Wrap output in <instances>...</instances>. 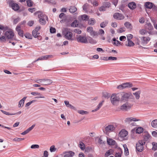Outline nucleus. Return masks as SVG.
<instances>
[{"label": "nucleus", "mask_w": 157, "mask_h": 157, "mask_svg": "<svg viewBox=\"0 0 157 157\" xmlns=\"http://www.w3.org/2000/svg\"><path fill=\"white\" fill-rule=\"evenodd\" d=\"M62 33L63 37L69 40H72L73 34L70 31V29L67 28H64L62 30Z\"/></svg>", "instance_id": "f257e3e1"}, {"label": "nucleus", "mask_w": 157, "mask_h": 157, "mask_svg": "<svg viewBox=\"0 0 157 157\" xmlns=\"http://www.w3.org/2000/svg\"><path fill=\"white\" fill-rule=\"evenodd\" d=\"M121 95L118 94H112L111 97V102L113 105H116L120 100Z\"/></svg>", "instance_id": "f03ea898"}, {"label": "nucleus", "mask_w": 157, "mask_h": 157, "mask_svg": "<svg viewBox=\"0 0 157 157\" xmlns=\"http://www.w3.org/2000/svg\"><path fill=\"white\" fill-rule=\"evenodd\" d=\"M35 82L43 85H49L52 84L53 81L52 80L48 78H44L37 79Z\"/></svg>", "instance_id": "7ed1b4c3"}, {"label": "nucleus", "mask_w": 157, "mask_h": 157, "mask_svg": "<svg viewBox=\"0 0 157 157\" xmlns=\"http://www.w3.org/2000/svg\"><path fill=\"white\" fill-rule=\"evenodd\" d=\"M38 17L40 18L39 22L40 24L42 25H44L46 24V21H48V17L44 14L41 13L40 12H38Z\"/></svg>", "instance_id": "20e7f679"}, {"label": "nucleus", "mask_w": 157, "mask_h": 157, "mask_svg": "<svg viewBox=\"0 0 157 157\" xmlns=\"http://www.w3.org/2000/svg\"><path fill=\"white\" fill-rule=\"evenodd\" d=\"M145 142L144 140L139 141L136 144V149L139 152H141L144 149L143 145H144Z\"/></svg>", "instance_id": "39448f33"}, {"label": "nucleus", "mask_w": 157, "mask_h": 157, "mask_svg": "<svg viewBox=\"0 0 157 157\" xmlns=\"http://www.w3.org/2000/svg\"><path fill=\"white\" fill-rule=\"evenodd\" d=\"M121 97V100L122 101H125L130 97L132 95L131 93H122L119 94Z\"/></svg>", "instance_id": "423d86ee"}, {"label": "nucleus", "mask_w": 157, "mask_h": 157, "mask_svg": "<svg viewBox=\"0 0 157 157\" xmlns=\"http://www.w3.org/2000/svg\"><path fill=\"white\" fill-rule=\"evenodd\" d=\"M87 31L92 36H97L98 35V33L94 31L93 30V27L91 26L88 27L87 28Z\"/></svg>", "instance_id": "0eeeda50"}, {"label": "nucleus", "mask_w": 157, "mask_h": 157, "mask_svg": "<svg viewBox=\"0 0 157 157\" xmlns=\"http://www.w3.org/2000/svg\"><path fill=\"white\" fill-rule=\"evenodd\" d=\"M113 17L114 19L118 20H122L124 19V16L121 13H116L113 14Z\"/></svg>", "instance_id": "6e6552de"}, {"label": "nucleus", "mask_w": 157, "mask_h": 157, "mask_svg": "<svg viewBox=\"0 0 157 157\" xmlns=\"http://www.w3.org/2000/svg\"><path fill=\"white\" fill-rule=\"evenodd\" d=\"M77 40L78 42L83 43H88L87 39L86 37L80 36L77 38Z\"/></svg>", "instance_id": "1a4fd4ad"}, {"label": "nucleus", "mask_w": 157, "mask_h": 157, "mask_svg": "<svg viewBox=\"0 0 157 157\" xmlns=\"http://www.w3.org/2000/svg\"><path fill=\"white\" fill-rule=\"evenodd\" d=\"M115 128L113 125H108L105 128V131L106 132V133L109 132L113 131Z\"/></svg>", "instance_id": "9d476101"}, {"label": "nucleus", "mask_w": 157, "mask_h": 157, "mask_svg": "<svg viewBox=\"0 0 157 157\" xmlns=\"http://www.w3.org/2000/svg\"><path fill=\"white\" fill-rule=\"evenodd\" d=\"M5 35L7 39L12 38L14 36L13 32L11 30L7 31L5 33Z\"/></svg>", "instance_id": "9b49d317"}, {"label": "nucleus", "mask_w": 157, "mask_h": 157, "mask_svg": "<svg viewBox=\"0 0 157 157\" xmlns=\"http://www.w3.org/2000/svg\"><path fill=\"white\" fill-rule=\"evenodd\" d=\"M139 120L133 117L127 118L125 119L124 121L125 123L129 124L132 121H138Z\"/></svg>", "instance_id": "f8f14e48"}, {"label": "nucleus", "mask_w": 157, "mask_h": 157, "mask_svg": "<svg viewBox=\"0 0 157 157\" xmlns=\"http://www.w3.org/2000/svg\"><path fill=\"white\" fill-rule=\"evenodd\" d=\"M141 43L143 44H147L150 40L149 37H142L141 38Z\"/></svg>", "instance_id": "ddd939ff"}, {"label": "nucleus", "mask_w": 157, "mask_h": 157, "mask_svg": "<svg viewBox=\"0 0 157 157\" xmlns=\"http://www.w3.org/2000/svg\"><path fill=\"white\" fill-rule=\"evenodd\" d=\"M130 108V106L128 103H126L123 105L121 107V109L126 111L128 109H129Z\"/></svg>", "instance_id": "4468645a"}, {"label": "nucleus", "mask_w": 157, "mask_h": 157, "mask_svg": "<svg viewBox=\"0 0 157 157\" xmlns=\"http://www.w3.org/2000/svg\"><path fill=\"white\" fill-rule=\"evenodd\" d=\"M64 153L65 155L63 157H73L75 155V153L71 151H65Z\"/></svg>", "instance_id": "2eb2a0df"}, {"label": "nucleus", "mask_w": 157, "mask_h": 157, "mask_svg": "<svg viewBox=\"0 0 157 157\" xmlns=\"http://www.w3.org/2000/svg\"><path fill=\"white\" fill-rule=\"evenodd\" d=\"M128 134V132L124 129L122 130L119 132V136L121 137L126 136Z\"/></svg>", "instance_id": "dca6fc26"}, {"label": "nucleus", "mask_w": 157, "mask_h": 157, "mask_svg": "<svg viewBox=\"0 0 157 157\" xmlns=\"http://www.w3.org/2000/svg\"><path fill=\"white\" fill-rule=\"evenodd\" d=\"M16 30L18 34L21 37L23 36V31L21 29L20 26L17 25L16 28Z\"/></svg>", "instance_id": "f3484780"}, {"label": "nucleus", "mask_w": 157, "mask_h": 157, "mask_svg": "<svg viewBox=\"0 0 157 157\" xmlns=\"http://www.w3.org/2000/svg\"><path fill=\"white\" fill-rule=\"evenodd\" d=\"M128 7L131 10H134L136 7V5L134 2H131L128 4Z\"/></svg>", "instance_id": "a211bd4d"}, {"label": "nucleus", "mask_w": 157, "mask_h": 157, "mask_svg": "<svg viewBox=\"0 0 157 157\" xmlns=\"http://www.w3.org/2000/svg\"><path fill=\"white\" fill-rule=\"evenodd\" d=\"M35 126L34 124L31 127L29 128L24 132L21 133V134L22 135H25L27 134L33 129L34 127H35Z\"/></svg>", "instance_id": "6ab92c4d"}, {"label": "nucleus", "mask_w": 157, "mask_h": 157, "mask_svg": "<svg viewBox=\"0 0 157 157\" xmlns=\"http://www.w3.org/2000/svg\"><path fill=\"white\" fill-rule=\"evenodd\" d=\"M26 98L27 97H25L19 101L18 105V107L19 108L22 107L23 106L25 101Z\"/></svg>", "instance_id": "aec40b11"}, {"label": "nucleus", "mask_w": 157, "mask_h": 157, "mask_svg": "<svg viewBox=\"0 0 157 157\" xmlns=\"http://www.w3.org/2000/svg\"><path fill=\"white\" fill-rule=\"evenodd\" d=\"M64 103L67 107L71 109L76 110V108L74 106L71 104H69V102L67 101H64Z\"/></svg>", "instance_id": "412c9836"}, {"label": "nucleus", "mask_w": 157, "mask_h": 157, "mask_svg": "<svg viewBox=\"0 0 157 157\" xmlns=\"http://www.w3.org/2000/svg\"><path fill=\"white\" fill-rule=\"evenodd\" d=\"M141 93L140 90L138 91L133 93V95L135 96V99L137 100H139L140 98V95Z\"/></svg>", "instance_id": "4be33fe9"}, {"label": "nucleus", "mask_w": 157, "mask_h": 157, "mask_svg": "<svg viewBox=\"0 0 157 157\" xmlns=\"http://www.w3.org/2000/svg\"><path fill=\"white\" fill-rule=\"evenodd\" d=\"M107 143L109 145H114L116 144V142L112 139L107 138Z\"/></svg>", "instance_id": "5701e85b"}, {"label": "nucleus", "mask_w": 157, "mask_h": 157, "mask_svg": "<svg viewBox=\"0 0 157 157\" xmlns=\"http://www.w3.org/2000/svg\"><path fill=\"white\" fill-rule=\"evenodd\" d=\"M125 44L127 46L132 47L134 45V43L131 40H128L125 42Z\"/></svg>", "instance_id": "b1692460"}, {"label": "nucleus", "mask_w": 157, "mask_h": 157, "mask_svg": "<svg viewBox=\"0 0 157 157\" xmlns=\"http://www.w3.org/2000/svg\"><path fill=\"white\" fill-rule=\"evenodd\" d=\"M151 125L153 128H157V119L151 121Z\"/></svg>", "instance_id": "393cba45"}, {"label": "nucleus", "mask_w": 157, "mask_h": 157, "mask_svg": "<svg viewBox=\"0 0 157 157\" xmlns=\"http://www.w3.org/2000/svg\"><path fill=\"white\" fill-rule=\"evenodd\" d=\"M104 102V101H102L101 102L99 103V104L97 106V108L93 110L92 111V112H95L97 111L103 105V103Z\"/></svg>", "instance_id": "a878e982"}, {"label": "nucleus", "mask_w": 157, "mask_h": 157, "mask_svg": "<svg viewBox=\"0 0 157 157\" xmlns=\"http://www.w3.org/2000/svg\"><path fill=\"white\" fill-rule=\"evenodd\" d=\"M12 7L13 10L15 11H17L19 9V6L16 3H13L12 5Z\"/></svg>", "instance_id": "bb28decb"}, {"label": "nucleus", "mask_w": 157, "mask_h": 157, "mask_svg": "<svg viewBox=\"0 0 157 157\" xmlns=\"http://www.w3.org/2000/svg\"><path fill=\"white\" fill-rule=\"evenodd\" d=\"M113 151L112 149H110L107 151L105 154V157H108L109 155L113 154Z\"/></svg>", "instance_id": "cd10ccee"}, {"label": "nucleus", "mask_w": 157, "mask_h": 157, "mask_svg": "<svg viewBox=\"0 0 157 157\" xmlns=\"http://www.w3.org/2000/svg\"><path fill=\"white\" fill-rule=\"evenodd\" d=\"M77 10L75 6H71L69 9V10L71 13H73Z\"/></svg>", "instance_id": "c85d7f7f"}, {"label": "nucleus", "mask_w": 157, "mask_h": 157, "mask_svg": "<svg viewBox=\"0 0 157 157\" xmlns=\"http://www.w3.org/2000/svg\"><path fill=\"white\" fill-rule=\"evenodd\" d=\"M118 152L116 153L115 156V157H121L122 151L120 148H118Z\"/></svg>", "instance_id": "c756f323"}, {"label": "nucleus", "mask_w": 157, "mask_h": 157, "mask_svg": "<svg viewBox=\"0 0 157 157\" xmlns=\"http://www.w3.org/2000/svg\"><path fill=\"white\" fill-rule=\"evenodd\" d=\"M145 6L147 8L151 9L153 6V4L150 2H147L145 3Z\"/></svg>", "instance_id": "7c9ffc66"}, {"label": "nucleus", "mask_w": 157, "mask_h": 157, "mask_svg": "<svg viewBox=\"0 0 157 157\" xmlns=\"http://www.w3.org/2000/svg\"><path fill=\"white\" fill-rule=\"evenodd\" d=\"M88 24L90 25H93L95 23V21L94 18H91L88 20Z\"/></svg>", "instance_id": "2f4dec72"}, {"label": "nucleus", "mask_w": 157, "mask_h": 157, "mask_svg": "<svg viewBox=\"0 0 157 157\" xmlns=\"http://www.w3.org/2000/svg\"><path fill=\"white\" fill-rule=\"evenodd\" d=\"M110 96V94L109 93L106 92H104L103 93V97L106 98H109Z\"/></svg>", "instance_id": "473e14b6"}, {"label": "nucleus", "mask_w": 157, "mask_h": 157, "mask_svg": "<svg viewBox=\"0 0 157 157\" xmlns=\"http://www.w3.org/2000/svg\"><path fill=\"white\" fill-rule=\"evenodd\" d=\"M146 28L148 30H151L152 28V26L151 25V24L149 23H147L146 25Z\"/></svg>", "instance_id": "72a5a7b5"}, {"label": "nucleus", "mask_w": 157, "mask_h": 157, "mask_svg": "<svg viewBox=\"0 0 157 157\" xmlns=\"http://www.w3.org/2000/svg\"><path fill=\"white\" fill-rule=\"evenodd\" d=\"M125 26L128 29H132V25L128 22H126L125 23Z\"/></svg>", "instance_id": "f704fd0d"}, {"label": "nucleus", "mask_w": 157, "mask_h": 157, "mask_svg": "<svg viewBox=\"0 0 157 157\" xmlns=\"http://www.w3.org/2000/svg\"><path fill=\"white\" fill-rule=\"evenodd\" d=\"M57 150V148L55 147L54 145L51 146L50 148V151L51 152H55Z\"/></svg>", "instance_id": "c9c22d12"}, {"label": "nucleus", "mask_w": 157, "mask_h": 157, "mask_svg": "<svg viewBox=\"0 0 157 157\" xmlns=\"http://www.w3.org/2000/svg\"><path fill=\"white\" fill-rule=\"evenodd\" d=\"M78 112L82 115H86L89 113L88 112L83 110H78Z\"/></svg>", "instance_id": "e433bc0d"}, {"label": "nucleus", "mask_w": 157, "mask_h": 157, "mask_svg": "<svg viewBox=\"0 0 157 157\" xmlns=\"http://www.w3.org/2000/svg\"><path fill=\"white\" fill-rule=\"evenodd\" d=\"M123 147L124 148V151L125 155H128V151L127 145L125 144L123 145Z\"/></svg>", "instance_id": "4c0bfd02"}, {"label": "nucleus", "mask_w": 157, "mask_h": 157, "mask_svg": "<svg viewBox=\"0 0 157 157\" xmlns=\"http://www.w3.org/2000/svg\"><path fill=\"white\" fill-rule=\"evenodd\" d=\"M143 131V128L141 127H138L136 130V132L137 133L140 134Z\"/></svg>", "instance_id": "58836bf2"}, {"label": "nucleus", "mask_w": 157, "mask_h": 157, "mask_svg": "<svg viewBox=\"0 0 157 157\" xmlns=\"http://www.w3.org/2000/svg\"><path fill=\"white\" fill-rule=\"evenodd\" d=\"M124 86V88H125L126 87H132V84L130 83L127 82L123 84Z\"/></svg>", "instance_id": "ea45409f"}, {"label": "nucleus", "mask_w": 157, "mask_h": 157, "mask_svg": "<svg viewBox=\"0 0 157 157\" xmlns=\"http://www.w3.org/2000/svg\"><path fill=\"white\" fill-rule=\"evenodd\" d=\"M78 22L77 20H75L71 24V26L74 27H76L78 26Z\"/></svg>", "instance_id": "a19ab883"}, {"label": "nucleus", "mask_w": 157, "mask_h": 157, "mask_svg": "<svg viewBox=\"0 0 157 157\" xmlns=\"http://www.w3.org/2000/svg\"><path fill=\"white\" fill-rule=\"evenodd\" d=\"M103 5L105 8H109L111 6V3L109 2H105L103 3Z\"/></svg>", "instance_id": "79ce46f5"}, {"label": "nucleus", "mask_w": 157, "mask_h": 157, "mask_svg": "<svg viewBox=\"0 0 157 157\" xmlns=\"http://www.w3.org/2000/svg\"><path fill=\"white\" fill-rule=\"evenodd\" d=\"M139 32L141 35L147 34V33H149L147 31L144 29H142L140 30Z\"/></svg>", "instance_id": "37998d69"}, {"label": "nucleus", "mask_w": 157, "mask_h": 157, "mask_svg": "<svg viewBox=\"0 0 157 157\" xmlns=\"http://www.w3.org/2000/svg\"><path fill=\"white\" fill-rule=\"evenodd\" d=\"M79 147L82 150H83L85 149V144L83 143L80 142H79Z\"/></svg>", "instance_id": "c03bdc74"}, {"label": "nucleus", "mask_w": 157, "mask_h": 157, "mask_svg": "<svg viewBox=\"0 0 157 157\" xmlns=\"http://www.w3.org/2000/svg\"><path fill=\"white\" fill-rule=\"evenodd\" d=\"M26 2L27 6L29 7L32 6L33 3V2L31 0H27Z\"/></svg>", "instance_id": "a18cd8bd"}, {"label": "nucleus", "mask_w": 157, "mask_h": 157, "mask_svg": "<svg viewBox=\"0 0 157 157\" xmlns=\"http://www.w3.org/2000/svg\"><path fill=\"white\" fill-rule=\"evenodd\" d=\"M81 19L83 20H87L89 19V17L86 14H84L81 15Z\"/></svg>", "instance_id": "49530a36"}, {"label": "nucleus", "mask_w": 157, "mask_h": 157, "mask_svg": "<svg viewBox=\"0 0 157 157\" xmlns=\"http://www.w3.org/2000/svg\"><path fill=\"white\" fill-rule=\"evenodd\" d=\"M6 41V38L5 36H3L0 37V42H5Z\"/></svg>", "instance_id": "de8ad7c7"}, {"label": "nucleus", "mask_w": 157, "mask_h": 157, "mask_svg": "<svg viewBox=\"0 0 157 157\" xmlns=\"http://www.w3.org/2000/svg\"><path fill=\"white\" fill-rule=\"evenodd\" d=\"M152 144L153 145L152 150L154 151L157 150V143L155 142H153Z\"/></svg>", "instance_id": "09e8293b"}, {"label": "nucleus", "mask_w": 157, "mask_h": 157, "mask_svg": "<svg viewBox=\"0 0 157 157\" xmlns=\"http://www.w3.org/2000/svg\"><path fill=\"white\" fill-rule=\"evenodd\" d=\"M36 100H34L30 101H29L28 103H27L26 104L25 106L26 107H27L29 106L31 104L36 102Z\"/></svg>", "instance_id": "8fccbe9b"}, {"label": "nucleus", "mask_w": 157, "mask_h": 157, "mask_svg": "<svg viewBox=\"0 0 157 157\" xmlns=\"http://www.w3.org/2000/svg\"><path fill=\"white\" fill-rule=\"evenodd\" d=\"M99 10L100 11H104L106 10V8L103 5L99 8Z\"/></svg>", "instance_id": "3c124183"}, {"label": "nucleus", "mask_w": 157, "mask_h": 157, "mask_svg": "<svg viewBox=\"0 0 157 157\" xmlns=\"http://www.w3.org/2000/svg\"><path fill=\"white\" fill-rule=\"evenodd\" d=\"M37 33V32L36 31L34 30L32 31V33L33 35L35 38H36L38 36Z\"/></svg>", "instance_id": "603ef678"}, {"label": "nucleus", "mask_w": 157, "mask_h": 157, "mask_svg": "<svg viewBox=\"0 0 157 157\" xmlns=\"http://www.w3.org/2000/svg\"><path fill=\"white\" fill-rule=\"evenodd\" d=\"M117 59V57L113 56H109L108 58V60H116Z\"/></svg>", "instance_id": "864d4df0"}, {"label": "nucleus", "mask_w": 157, "mask_h": 157, "mask_svg": "<svg viewBox=\"0 0 157 157\" xmlns=\"http://www.w3.org/2000/svg\"><path fill=\"white\" fill-rule=\"evenodd\" d=\"M98 142L100 144H102L105 143V142L103 141L100 138H98Z\"/></svg>", "instance_id": "5fc2aeb1"}, {"label": "nucleus", "mask_w": 157, "mask_h": 157, "mask_svg": "<svg viewBox=\"0 0 157 157\" xmlns=\"http://www.w3.org/2000/svg\"><path fill=\"white\" fill-rule=\"evenodd\" d=\"M50 32L51 33H56V29L52 27H51L50 29Z\"/></svg>", "instance_id": "6e6d98bb"}, {"label": "nucleus", "mask_w": 157, "mask_h": 157, "mask_svg": "<svg viewBox=\"0 0 157 157\" xmlns=\"http://www.w3.org/2000/svg\"><path fill=\"white\" fill-rule=\"evenodd\" d=\"M39 146L37 144H33L31 145V148L32 149L38 148Z\"/></svg>", "instance_id": "4d7b16f0"}, {"label": "nucleus", "mask_w": 157, "mask_h": 157, "mask_svg": "<svg viewBox=\"0 0 157 157\" xmlns=\"http://www.w3.org/2000/svg\"><path fill=\"white\" fill-rule=\"evenodd\" d=\"M8 29V27L7 26H4L2 25H0V29L3 30L4 31H6Z\"/></svg>", "instance_id": "13d9d810"}, {"label": "nucleus", "mask_w": 157, "mask_h": 157, "mask_svg": "<svg viewBox=\"0 0 157 157\" xmlns=\"http://www.w3.org/2000/svg\"><path fill=\"white\" fill-rule=\"evenodd\" d=\"M151 136L149 134H147L144 136V140L146 141L148 139H149L150 138Z\"/></svg>", "instance_id": "bf43d9fd"}, {"label": "nucleus", "mask_w": 157, "mask_h": 157, "mask_svg": "<svg viewBox=\"0 0 157 157\" xmlns=\"http://www.w3.org/2000/svg\"><path fill=\"white\" fill-rule=\"evenodd\" d=\"M25 37L26 38L29 39H32V36L29 33H27L25 35Z\"/></svg>", "instance_id": "052dcab7"}, {"label": "nucleus", "mask_w": 157, "mask_h": 157, "mask_svg": "<svg viewBox=\"0 0 157 157\" xmlns=\"http://www.w3.org/2000/svg\"><path fill=\"white\" fill-rule=\"evenodd\" d=\"M127 40H130L133 37V36L132 34H129L127 36Z\"/></svg>", "instance_id": "680f3d73"}, {"label": "nucleus", "mask_w": 157, "mask_h": 157, "mask_svg": "<svg viewBox=\"0 0 157 157\" xmlns=\"http://www.w3.org/2000/svg\"><path fill=\"white\" fill-rule=\"evenodd\" d=\"M52 56L51 55H47L44 56H42L43 60H46L49 58L51 57Z\"/></svg>", "instance_id": "e2e57ef3"}, {"label": "nucleus", "mask_w": 157, "mask_h": 157, "mask_svg": "<svg viewBox=\"0 0 157 157\" xmlns=\"http://www.w3.org/2000/svg\"><path fill=\"white\" fill-rule=\"evenodd\" d=\"M88 7V5L87 4H86L84 5V6H83V9L85 11H87V9Z\"/></svg>", "instance_id": "0e129e2a"}, {"label": "nucleus", "mask_w": 157, "mask_h": 157, "mask_svg": "<svg viewBox=\"0 0 157 157\" xmlns=\"http://www.w3.org/2000/svg\"><path fill=\"white\" fill-rule=\"evenodd\" d=\"M120 44L121 42L118 40H116L113 43V44L116 46H118Z\"/></svg>", "instance_id": "69168bd1"}, {"label": "nucleus", "mask_w": 157, "mask_h": 157, "mask_svg": "<svg viewBox=\"0 0 157 157\" xmlns=\"http://www.w3.org/2000/svg\"><path fill=\"white\" fill-rule=\"evenodd\" d=\"M126 40V37L124 36H122L120 37V40L121 41H125Z\"/></svg>", "instance_id": "338daca9"}, {"label": "nucleus", "mask_w": 157, "mask_h": 157, "mask_svg": "<svg viewBox=\"0 0 157 157\" xmlns=\"http://www.w3.org/2000/svg\"><path fill=\"white\" fill-rule=\"evenodd\" d=\"M107 23L105 22H103L100 24V26L101 28H104L106 25Z\"/></svg>", "instance_id": "774afa93"}]
</instances>
